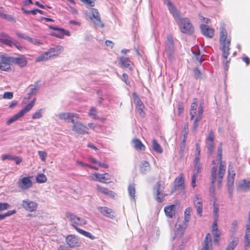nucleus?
<instances>
[{
    "mask_svg": "<svg viewBox=\"0 0 250 250\" xmlns=\"http://www.w3.org/2000/svg\"><path fill=\"white\" fill-rule=\"evenodd\" d=\"M39 88V86L38 83L36 82L34 87L30 89V90L27 94V95L24 97L23 102L24 104H26V103L28 102V100L32 99V97L34 96L36 94Z\"/></svg>",
    "mask_w": 250,
    "mask_h": 250,
    "instance_id": "nucleus-24",
    "label": "nucleus"
},
{
    "mask_svg": "<svg viewBox=\"0 0 250 250\" xmlns=\"http://www.w3.org/2000/svg\"><path fill=\"white\" fill-rule=\"evenodd\" d=\"M214 134L212 130H210L208 134L206 142V143H214Z\"/></svg>",
    "mask_w": 250,
    "mask_h": 250,
    "instance_id": "nucleus-49",
    "label": "nucleus"
},
{
    "mask_svg": "<svg viewBox=\"0 0 250 250\" xmlns=\"http://www.w3.org/2000/svg\"><path fill=\"white\" fill-rule=\"evenodd\" d=\"M72 127V130L75 132L81 134H88V128L87 126L82 124L80 122H75L74 120V124Z\"/></svg>",
    "mask_w": 250,
    "mask_h": 250,
    "instance_id": "nucleus-10",
    "label": "nucleus"
},
{
    "mask_svg": "<svg viewBox=\"0 0 250 250\" xmlns=\"http://www.w3.org/2000/svg\"><path fill=\"white\" fill-rule=\"evenodd\" d=\"M42 109H40L38 110L37 111L35 112L33 116H32V119H39L42 117Z\"/></svg>",
    "mask_w": 250,
    "mask_h": 250,
    "instance_id": "nucleus-52",
    "label": "nucleus"
},
{
    "mask_svg": "<svg viewBox=\"0 0 250 250\" xmlns=\"http://www.w3.org/2000/svg\"><path fill=\"white\" fill-rule=\"evenodd\" d=\"M96 189L99 192L102 194L106 195L110 197L111 198H114L115 194L112 190H109L107 188L105 187H102L99 185H97Z\"/></svg>",
    "mask_w": 250,
    "mask_h": 250,
    "instance_id": "nucleus-27",
    "label": "nucleus"
},
{
    "mask_svg": "<svg viewBox=\"0 0 250 250\" xmlns=\"http://www.w3.org/2000/svg\"><path fill=\"white\" fill-rule=\"evenodd\" d=\"M63 50V47L61 46H57L56 47L50 48L48 51L49 58H52L58 56Z\"/></svg>",
    "mask_w": 250,
    "mask_h": 250,
    "instance_id": "nucleus-26",
    "label": "nucleus"
},
{
    "mask_svg": "<svg viewBox=\"0 0 250 250\" xmlns=\"http://www.w3.org/2000/svg\"><path fill=\"white\" fill-rule=\"evenodd\" d=\"M250 245V225H247L245 235V250H247Z\"/></svg>",
    "mask_w": 250,
    "mask_h": 250,
    "instance_id": "nucleus-31",
    "label": "nucleus"
},
{
    "mask_svg": "<svg viewBox=\"0 0 250 250\" xmlns=\"http://www.w3.org/2000/svg\"><path fill=\"white\" fill-rule=\"evenodd\" d=\"M47 177L43 173H40L36 177V181L38 183H43L47 181Z\"/></svg>",
    "mask_w": 250,
    "mask_h": 250,
    "instance_id": "nucleus-43",
    "label": "nucleus"
},
{
    "mask_svg": "<svg viewBox=\"0 0 250 250\" xmlns=\"http://www.w3.org/2000/svg\"><path fill=\"white\" fill-rule=\"evenodd\" d=\"M23 208L27 211L33 212L36 210L38 208V204L29 200H25L22 201Z\"/></svg>",
    "mask_w": 250,
    "mask_h": 250,
    "instance_id": "nucleus-15",
    "label": "nucleus"
},
{
    "mask_svg": "<svg viewBox=\"0 0 250 250\" xmlns=\"http://www.w3.org/2000/svg\"><path fill=\"white\" fill-rule=\"evenodd\" d=\"M27 59L23 55H20L17 57V64L19 66L22 67L27 65Z\"/></svg>",
    "mask_w": 250,
    "mask_h": 250,
    "instance_id": "nucleus-36",
    "label": "nucleus"
},
{
    "mask_svg": "<svg viewBox=\"0 0 250 250\" xmlns=\"http://www.w3.org/2000/svg\"><path fill=\"white\" fill-rule=\"evenodd\" d=\"M1 159L3 161H5L6 160H15L16 157L10 154H5L1 156Z\"/></svg>",
    "mask_w": 250,
    "mask_h": 250,
    "instance_id": "nucleus-53",
    "label": "nucleus"
},
{
    "mask_svg": "<svg viewBox=\"0 0 250 250\" xmlns=\"http://www.w3.org/2000/svg\"><path fill=\"white\" fill-rule=\"evenodd\" d=\"M176 21L179 20L178 25L180 26L181 31L185 34L190 35L194 32L193 26L188 18H180L175 19Z\"/></svg>",
    "mask_w": 250,
    "mask_h": 250,
    "instance_id": "nucleus-4",
    "label": "nucleus"
},
{
    "mask_svg": "<svg viewBox=\"0 0 250 250\" xmlns=\"http://www.w3.org/2000/svg\"><path fill=\"white\" fill-rule=\"evenodd\" d=\"M156 192V200L158 202H162L164 200L165 196L167 195L166 194L162 193L161 191L155 192Z\"/></svg>",
    "mask_w": 250,
    "mask_h": 250,
    "instance_id": "nucleus-47",
    "label": "nucleus"
},
{
    "mask_svg": "<svg viewBox=\"0 0 250 250\" xmlns=\"http://www.w3.org/2000/svg\"><path fill=\"white\" fill-rule=\"evenodd\" d=\"M213 207H214V208H213V212L214 213V215H215V217H216V216L217 215L218 217H219V214H218V212H219V208H218V205L216 204H215V203H213Z\"/></svg>",
    "mask_w": 250,
    "mask_h": 250,
    "instance_id": "nucleus-59",
    "label": "nucleus"
},
{
    "mask_svg": "<svg viewBox=\"0 0 250 250\" xmlns=\"http://www.w3.org/2000/svg\"><path fill=\"white\" fill-rule=\"evenodd\" d=\"M1 65V70L6 71L10 68V64L14 62L15 59L14 57H11L5 55H2L0 56Z\"/></svg>",
    "mask_w": 250,
    "mask_h": 250,
    "instance_id": "nucleus-7",
    "label": "nucleus"
},
{
    "mask_svg": "<svg viewBox=\"0 0 250 250\" xmlns=\"http://www.w3.org/2000/svg\"><path fill=\"white\" fill-rule=\"evenodd\" d=\"M209 153L211 154L214 149V143H206Z\"/></svg>",
    "mask_w": 250,
    "mask_h": 250,
    "instance_id": "nucleus-56",
    "label": "nucleus"
},
{
    "mask_svg": "<svg viewBox=\"0 0 250 250\" xmlns=\"http://www.w3.org/2000/svg\"><path fill=\"white\" fill-rule=\"evenodd\" d=\"M50 28L57 31L56 32L53 33L51 34L54 37L62 39L63 38L64 35H66L67 36H70V32L68 30H65L64 29L58 28L54 26H50Z\"/></svg>",
    "mask_w": 250,
    "mask_h": 250,
    "instance_id": "nucleus-17",
    "label": "nucleus"
},
{
    "mask_svg": "<svg viewBox=\"0 0 250 250\" xmlns=\"http://www.w3.org/2000/svg\"><path fill=\"white\" fill-rule=\"evenodd\" d=\"M185 182L184 174L180 173L179 175L175 179V186L180 187L184 185Z\"/></svg>",
    "mask_w": 250,
    "mask_h": 250,
    "instance_id": "nucleus-37",
    "label": "nucleus"
},
{
    "mask_svg": "<svg viewBox=\"0 0 250 250\" xmlns=\"http://www.w3.org/2000/svg\"><path fill=\"white\" fill-rule=\"evenodd\" d=\"M165 183L164 181H158L153 188V190L155 192H160L165 188Z\"/></svg>",
    "mask_w": 250,
    "mask_h": 250,
    "instance_id": "nucleus-39",
    "label": "nucleus"
},
{
    "mask_svg": "<svg viewBox=\"0 0 250 250\" xmlns=\"http://www.w3.org/2000/svg\"><path fill=\"white\" fill-rule=\"evenodd\" d=\"M218 161L219 162V168L218 173V177H217V167H213L211 170V182L214 188V184L217 181L219 185H220L222 182V179L225 175L226 171L225 166L223 164L222 158V143H220V146L218 148L217 154Z\"/></svg>",
    "mask_w": 250,
    "mask_h": 250,
    "instance_id": "nucleus-2",
    "label": "nucleus"
},
{
    "mask_svg": "<svg viewBox=\"0 0 250 250\" xmlns=\"http://www.w3.org/2000/svg\"><path fill=\"white\" fill-rule=\"evenodd\" d=\"M132 142L134 145V148L140 151H144L146 149L145 146L142 142L137 138H134L132 140Z\"/></svg>",
    "mask_w": 250,
    "mask_h": 250,
    "instance_id": "nucleus-28",
    "label": "nucleus"
},
{
    "mask_svg": "<svg viewBox=\"0 0 250 250\" xmlns=\"http://www.w3.org/2000/svg\"><path fill=\"white\" fill-rule=\"evenodd\" d=\"M188 224L184 223L183 220L178 219L176 225L175 229L174 230L173 239L182 238L187 228Z\"/></svg>",
    "mask_w": 250,
    "mask_h": 250,
    "instance_id": "nucleus-5",
    "label": "nucleus"
},
{
    "mask_svg": "<svg viewBox=\"0 0 250 250\" xmlns=\"http://www.w3.org/2000/svg\"><path fill=\"white\" fill-rule=\"evenodd\" d=\"M0 42L10 46L12 44L15 45V43L10 37L6 36L4 34L0 36Z\"/></svg>",
    "mask_w": 250,
    "mask_h": 250,
    "instance_id": "nucleus-35",
    "label": "nucleus"
},
{
    "mask_svg": "<svg viewBox=\"0 0 250 250\" xmlns=\"http://www.w3.org/2000/svg\"><path fill=\"white\" fill-rule=\"evenodd\" d=\"M0 18L7 20H11L12 19L10 15H7L4 13L1 7L0 8Z\"/></svg>",
    "mask_w": 250,
    "mask_h": 250,
    "instance_id": "nucleus-51",
    "label": "nucleus"
},
{
    "mask_svg": "<svg viewBox=\"0 0 250 250\" xmlns=\"http://www.w3.org/2000/svg\"><path fill=\"white\" fill-rule=\"evenodd\" d=\"M192 209L191 208L188 207L187 208L185 211L184 215V223H188L190 218V213L191 212Z\"/></svg>",
    "mask_w": 250,
    "mask_h": 250,
    "instance_id": "nucleus-44",
    "label": "nucleus"
},
{
    "mask_svg": "<svg viewBox=\"0 0 250 250\" xmlns=\"http://www.w3.org/2000/svg\"><path fill=\"white\" fill-rule=\"evenodd\" d=\"M31 177H25L20 180L18 182V185L20 188L22 189H27L32 186Z\"/></svg>",
    "mask_w": 250,
    "mask_h": 250,
    "instance_id": "nucleus-13",
    "label": "nucleus"
},
{
    "mask_svg": "<svg viewBox=\"0 0 250 250\" xmlns=\"http://www.w3.org/2000/svg\"><path fill=\"white\" fill-rule=\"evenodd\" d=\"M15 121H16V115H14V116H12V118H11L8 120H7V121L6 122V124L7 125H10L11 124H12V123H14Z\"/></svg>",
    "mask_w": 250,
    "mask_h": 250,
    "instance_id": "nucleus-62",
    "label": "nucleus"
},
{
    "mask_svg": "<svg viewBox=\"0 0 250 250\" xmlns=\"http://www.w3.org/2000/svg\"><path fill=\"white\" fill-rule=\"evenodd\" d=\"M58 117L59 119L64 121H69L70 120V122L74 124V118L79 119L80 116L75 113L62 112L59 114Z\"/></svg>",
    "mask_w": 250,
    "mask_h": 250,
    "instance_id": "nucleus-11",
    "label": "nucleus"
},
{
    "mask_svg": "<svg viewBox=\"0 0 250 250\" xmlns=\"http://www.w3.org/2000/svg\"><path fill=\"white\" fill-rule=\"evenodd\" d=\"M200 28L202 34L205 36L209 38H212L214 36V30L209 27V26L205 24H201Z\"/></svg>",
    "mask_w": 250,
    "mask_h": 250,
    "instance_id": "nucleus-22",
    "label": "nucleus"
},
{
    "mask_svg": "<svg viewBox=\"0 0 250 250\" xmlns=\"http://www.w3.org/2000/svg\"><path fill=\"white\" fill-rule=\"evenodd\" d=\"M17 36L20 38L24 39L28 41L29 42H32V39L31 38H30L27 36H25L23 34H19L17 35Z\"/></svg>",
    "mask_w": 250,
    "mask_h": 250,
    "instance_id": "nucleus-63",
    "label": "nucleus"
},
{
    "mask_svg": "<svg viewBox=\"0 0 250 250\" xmlns=\"http://www.w3.org/2000/svg\"><path fill=\"white\" fill-rule=\"evenodd\" d=\"M166 47H174V41L172 36L171 35H168L167 37V41L166 42Z\"/></svg>",
    "mask_w": 250,
    "mask_h": 250,
    "instance_id": "nucleus-45",
    "label": "nucleus"
},
{
    "mask_svg": "<svg viewBox=\"0 0 250 250\" xmlns=\"http://www.w3.org/2000/svg\"><path fill=\"white\" fill-rule=\"evenodd\" d=\"M123 80H124V82L125 83L127 84H128L129 82L128 81V75L126 73H124L123 74Z\"/></svg>",
    "mask_w": 250,
    "mask_h": 250,
    "instance_id": "nucleus-64",
    "label": "nucleus"
},
{
    "mask_svg": "<svg viewBox=\"0 0 250 250\" xmlns=\"http://www.w3.org/2000/svg\"><path fill=\"white\" fill-rule=\"evenodd\" d=\"M111 175L108 173L101 174L98 173H92L91 178L95 181H98L103 183H107V181L111 179Z\"/></svg>",
    "mask_w": 250,
    "mask_h": 250,
    "instance_id": "nucleus-12",
    "label": "nucleus"
},
{
    "mask_svg": "<svg viewBox=\"0 0 250 250\" xmlns=\"http://www.w3.org/2000/svg\"><path fill=\"white\" fill-rule=\"evenodd\" d=\"M196 151L195 153V159L194 161V170L195 171L194 173H196L197 175L200 172L201 169V164L200 163V146L198 143L196 144Z\"/></svg>",
    "mask_w": 250,
    "mask_h": 250,
    "instance_id": "nucleus-8",
    "label": "nucleus"
},
{
    "mask_svg": "<svg viewBox=\"0 0 250 250\" xmlns=\"http://www.w3.org/2000/svg\"><path fill=\"white\" fill-rule=\"evenodd\" d=\"M203 107L200 105L198 109L197 115L195 118L192 126V130L194 132H196L198 127V123L201 120L203 113Z\"/></svg>",
    "mask_w": 250,
    "mask_h": 250,
    "instance_id": "nucleus-20",
    "label": "nucleus"
},
{
    "mask_svg": "<svg viewBox=\"0 0 250 250\" xmlns=\"http://www.w3.org/2000/svg\"><path fill=\"white\" fill-rule=\"evenodd\" d=\"M230 37L228 36L226 29L224 27H222L220 29L219 44L220 49L222 52V63L226 70H228L231 60L230 58H228L230 49Z\"/></svg>",
    "mask_w": 250,
    "mask_h": 250,
    "instance_id": "nucleus-1",
    "label": "nucleus"
},
{
    "mask_svg": "<svg viewBox=\"0 0 250 250\" xmlns=\"http://www.w3.org/2000/svg\"><path fill=\"white\" fill-rule=\"evenodd\" d=\"M135 186L136 185L134 183H132L130 184L128 187V192L130 196V197L133 199L134 201L135 200Z\"/></svg>",
    "mask_w": 250,
    "mask_h": 250,
    "instance_id": "nucleus-38",
    "label": "nucleus"
},
{
    "mask_svg": "<svg viewBox=\"0 0 250 250\" xmlns=\"http://www.w3.org/2000/svg\"><path fill=\"white\" fill-rule=\"evenodd\" d=\"M188 133V123L185 124L183 130V143L186 142L187 139V136Z\"/></svg>",
    "mask_w": 250,
    "mask_h": 250,
    "instance_id": "nucleus-46",
    "label": "nucleus"
},
{
    "mask_svg": "<svg viewBox=\"0 0 250 250\" xmlns=\"http://www.w3.org/2000/svg\"><path fill=\"white\" fill-rule=\"evenodd\" d=\"M197 175L196 173H193L192 177V181H191V186L193 188H195L196 187V177Z\"/></svg>",
    "mask_w": 250,
    "mask_h": 250,
    "instance_id": "nucleus-60",
    "label": "nucleus"
},
{
    "mask_svg": "<svg viewBox=\"0 0 250 250\" xmlns=\"http://www.w3.org/2000/svg\"><path fill=\"white\" fill-rule=\"evenodd\" d=\"M168 7L170 13L173 16L174 19L180 18V14L174 5L171 2L170 0H164Z\"/></svg>",
    "mask_w": 250,
    "mask_h": 250,
    "instance_id": "nucleus-23",
    "label": "nucleus"
},
{
    "mask_svg": "<svg viewBox=\"0 0 250 250\" xmlns=\"http://www.w3.org/2000/svg\"><path fill=\"white\" fill-rule=\"evenodd\" d=\"M98 211L103 215L113 219L115 217V212L111 208L106 207H100L98 208Z\"/></svg>",
    "mask_w": 250,
    "mask_h": 250,
    "instance_id": "nucleus-19",
    "label": "nucleus"
},
{
    "mask_svg": "<svg viewBox=\"0 0 250 250\" xmlns=\"http://www.w3.org/2000/svg\"><path fill=\"white\" fill-rule=\"evenodd\" d=\"M174 51V47H166L165 52L168 58V59L172 61L173 58V53Z\"/></svg>",
    "mask_w": 250,
    "mask_h": 250,
    "instance_id": "nucleus-40",
    "label": "nucleus"
},
{
    "mask_svg": "<svg viewBox=\"0 0 250 250\" xmlns=\"http://www.w3.org/2000/svg\"><path fill=\"white\" fill-rule=\"evenodd\" d=\"M65 216L71 222L72 226L75 228V229L79 233L92 240H93L95 238V237L92 235L90 233L81 229L77 227V226H82L86 224L87 221L85 219L81 218L70 212H66Z\"/></svg>",
    "mask_w": 250,
    "mask_h": 250,
    "instance_id": "nucleus-3",
    "label": "nucleus"
},
{
    "mask_svg": "<svg viewBox=\"0 0 250 250\" xmlns=\"http://www.w3.org/2000/svg\"><path fill=\"white\" fill-rule=\"evenodd\" d=\"M238 244V239L237 238H235L230 243H229L225 250H234Z\"/></svg>",
    "mask_w": 250,
    "mask_h": 250,
    "instance_id": "nucleus-41",
    "label": "nucleus"
},
{
    "mask_svg": "<svg viewBox=\"0 0 250 250\" xmlns=\"http://www.w3.org/2000/svg\"><path fill=\"white\" fill-rule=\"evenodd\" d=\"M152 146L153 150L157 153L161 154L163 152V149L156 139H153L152 141Z\"/></svg>",
    "mask_w": 250,
    "mask_h": 250,
    "instance_id": "nucleus-34",
    "label": "nucleus"
},
{
    "mask_svg": "<svg viewBox=\"0 0 250 250\" xmlns=\"http://www.w3.org/2000/svg\"><path fill=\"white\" fill-rule=\"evenodd\" d=\"M9 205L7 203H0V210H3L8 208Z\"/></svg>",
    "mask_w": 250,
    "mask_h": 250,
    "instance_id": "nucleus-61",
    "label": "nucleus"
},
{
    "mask_svg": "<svg viewBox=\"0 0 250 250\" xmlns=\"http://www.w3.org/2000/svg\"><path fill=\"white\" fill-rule=\"evenodd\" d=\"M151 168L149 163L146 161H143L140 165V170L143 174L146 173Z\"/></svg>",
    "mask_w": 250,
    "mask_h": 250,
    "instance_id": "nucleus-33",
    "label": "nucleus"
},
{
    "mask_svg": "<svg viewBox=\"0 0 250 250\" xmlns=\"http://www.w3.org/2000/svg\"><path fill=\"white\" fill-rule=\"evenodd\" d=\"M119 61L122 66L129 69H132L133 62L128 58L122 57L120 58Z\"/></svg>",
    "mask_w": 250,
    "mask_h": 250,
    "instance_id": "nucleus-30",
    "label": "nucleus"
},
{
    "mask_svg": "<svg viewBox=\"0 0 250 250\" xmlns=\"http://www.w3.org/2000/svg\"><path fill=\"white\" fill-rule=\"evenodd\" d=\"M91 16L90 17V20L93 23L97 26L103 27H104V23L102 22L100 14L97 9L95 8H92L91 10Z\"/></svg>",
    "mask_w": 250,
    "mask_h": 250,
    "instance_id": "nucleus-9",
    "label": "nucleus"
},
{
    "mask_svg": "<svg viewBox=\"0 0 250 250\" xmlns=\"http://www.w3.org/2000/svg\"><path fill=\"white\" fill-rule=\"evenodd\" d=\"M218 219V216L217 215L216 217H214V220L212 226V231H215V230H218L217 227Z\"/></svg>",
    "mask_w": 250,
    "mask_h": 250,
    "instance_id": "nucleus-55",
    "label": "nucleus"
},
{
    "mask_svg": "<svg viewBox=\"0 0 250 250\" xmlns=\"http://www.w3.org/2000/svg\"><path fill=\"white\" fill-rule=\"evenodd\" d=\"M235 176V173L233 170H232L231 172L229 171L227 181V186L228 188L229 193L231 196H232V194Z\"/></svg>",
    "mask_w": 250,
    "mask_h": 250,
    "instance_id": "nucleus-18",
    "label": "nucleus"
},
{
    "mask_svg": "<svg viewBox=\"0 0 250 250\" xmlns=\"http://www.w3.org/2000/svg\"><path fill=\"white\" fill-rule=\"evenodd\" d=\"M38 154L40 156V158L42 161H45L47 155V153L46 152L39 150L38 151Z\"/></svg>",
    "mask_w": 250,
    "mask_h": 250,
    "instance_id": "nucleus-54",
    "label": "nucleus"
},
{
    "mask_svg": "<svg viewBox=\"0 0 250 250\" xmlns=\"http://www.w3.org/2000/svg\"><path fill=\"white\" fill-rule=\"evenodd\" d=\"M214 235V241L215 242L217 243H219L220 237L221 235V232L219 230H215V231H212Z\"/></svg>",
    "mask_w": 250,
    "mask_h": 250,
    "instance_id": "nucleus-50",
    "label": "nucleus"
},
{
    "mask_svg": "<svg viewBox=\"0 0 250 250\" xmlns=\"http://www.w3.org/2000/svg\"><path fill=\"white\" fill-rule=\"evenodd\" d=\"M200 250H213L212 245V237L209 233L206 234L204 240V244Z\"/></svg>",
    "mask_w": 250,
    "mask_h": 250,
    "instance_id": "nucleus-21",
    "label": "nucleus"
},
{
    "mask_svg": "<svg viewBox=\"0 0 250 250\" xmlns=\"http://www.w3.org/2000/svg\"><path fill=\"white\" fill-rule=\"evenodd\" d=\"M132 96L135 105L136 110L141 117H144L145 115V112H144L145 106L144 104L136 92L132 93Z\"/></svg>",
    "mask_w": 250,
    "mask_h": 250,
    "instance_id": "nucleus-6",
    "label": "nucleus"
},
{
    "mask_svg": "<svg viewBox=\"0 0 250 250\" xmlns=\"http://www.w3.org/2000/svg\"><path fill=\"white\" fill-rule=\"evenodd\" d=\"M36 98L34 97L29 104H26L24 108L17 114V119L23 116L26 113L29 112L35 105Z\"/></svg>",
    "mask_w": 250,
    "mask_h": 250,
    "instance_id": "nucleus-14",
    "label": "nucleus"
},
{
    "mask_svg": "<svg viewBox=\"0 0 250 250\" xmlns=\"http://www.w3.org/2000/svg\"><path fill=\"white\" fill-rule=\"evenodd\" d=\"M49 59H50V58H49V55L48 54L47 51H46V52H44V53L41 54L39 57H38L36 59L35 62H42V61H45Z\"/></svg>",
    "mask_w": 250,
    "mask_h": 250,
    "instance_id": "nucleus-42",
    "label": "nucleus"
},
{
    "mask_svg": "<svg viewBox=\"0 0 250 250\" xmlns=\"http://www.w3.org/2000/svg\"><path fill=\"white\" fill-rule=\"evenodd\" d=\"M175 205H171L166 207L164 208L166 215L169 218H172L175 214Z\"/></svg>",
    "mask_w": 250,
    "mask_h": 250,
    "instance_id": "nucleus-29",
    "label": "nucleus"
},
{
    "mask_svg": "<svg viewBox=\"0 0 250 250\" xmlns=\"http://www.w3.org/2000/svg\"><path fill=\"white\" fill-rule=\"evenodd\" d=\"M193 203L197 209V214L201 217L203 212L202 199L199 195H196L193 198Z\"/></svg>",
    "mask_w": 250,
    "mask_h": 250,
    "instance_id": "nucleus-16",
    "label": "nucleus"
},
{
    "mask_svg": "<svg viewBox=\"0 0 250 250\" xmlns=\"http://www.w3.org/2000/svg\"><path fill=\"white\" fill-rule=\"evenodd\" d=\"M66 242L67 244L70 247H78L80 245V243L79 242L77 237L74 235H69L66 237Z\"/></svg>",
    "mask_w": 250,
    "mask_h": 250,
    "instance_id": "nucleus-25",
    "label": "nucleus"
},
{
    "mask_svg": "<svg viewBox=\"0 0 250 250\" xmlns=\"http://www.w3.org/2000/svg\"><path fill=\"white\" fill-rule=\"evenodd\" d=\"M195 101L192 102L191 104L190 108V112L189 114L190 115V120H192L194 119L195 116L197 115V104L196 101V99L194 100Z\"/></svg>",
    "mask_w": 250,
    "mask_h": 250,
    "instance_id": "nucleus-32",
    "label": "nucleus"
},
{
    "mask_svg": "<svg viewBox=\"0 0 250 250\" xmlns=\"http://www.w3.org/2000/svg\"><path fill=\"white\" fill-rule=\"evenodd\" d=\"M97 110L96 108L94 107H91L89 110L88 115L92 118L93 119H98V117L97 116Z\"/></svg>",
    "mask_w": 250,
    "mask_h": 250,
    "instance_id": "nucleus-48",
    "label": "nucleus"
},
{
    "mask_svg": "<svg viewBox=\"0 0 250 250\" xmlns=\"http://www.w3.org/2000/svg\"><path fill=\"white\" fill-rule=\"evenodd\" d=\"M13 93L11 92H6L4 93L3 95V98L4 99H11L13 98Z\"/></svg>",
    "mask_w": 250,
    "mask_h": 250,
    "instance_id": "nucleus-57",
    "label": "nucleus"
},
{
    "mask_svg": "<svg viewBox=\"0 0 250 250\" xmlns=\"http://www.w3.org/2000/svg\"><path fill=\"white\" fill-rule=\"evenodd\" d=\"M83 2L84 3L86 4H87L91 7L94 6V1L95 0H80Z\"/></svg>",
    "mask_w": 250,
    "mask_h": 250,
    "instance_id": "nucleus-58",
    "label": "nucleus"
}]
</instances>
